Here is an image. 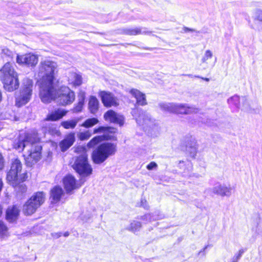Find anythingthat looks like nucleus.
<instances>
[{
  "label": "nucleus",
  "mask_w": 262,
  "mask_h": 262,
  "mask_svg": "<svg viewBox=\"0 0 262 262\" xmlns=\"http://www.w3.org/2000/svg\"><path fill=\"white\" fill-rule=\"evenodd\" d=\"M38 141V138L35 135L23 133L13 141V148L19 152L22 151L25 147L29 148L27 154L24 155L26 164L28 166H32L41 158L42 147Z\"/></svg>",
  "instance_id": "1"
},
{
  "label": "nucleus",
  "mask_w": 262,
  "mask_h": 262,
  "mask_svg": "<svg viewBox=\"0 0 262 262\" xmlns=\"http://www.w3.org/2000/svg\"><path fill=\"white\" fill-rule=\"evenodd\" d=\"M0 73V78L6 90L13 92L18 88V74L12 63L9 62L6 63L1 69Z\"/></svg>",
  "instance_id": "2"
},
{
  "label": "nucleus",
  "mask_w": 262,
  "mask_h": 262,
  "mask_svg": "<svg viewBox=\"0 0 262 262\" xmlns=\"http://www.w3.org/2000/svg\"><path fill=\"white\" fill-rule=\"evenodd\" d=\"M116 151L115 144L110 142L102 143L93 150L92 155L93 161L97 164H101L109 157L114 155Z\"/></svg>",
  "instance_id": "3"
},
{
  "label": "nucleus",
  "mask_w": 262,
  "mask_h": 262,
  "mask_svg": "<svg viewBox=\"0 0 262 262\" xmlns=\"http://www.w3.org/2000/svg\"><path fill=\"white\" fill-rule=\"evenodd\" d=\"M57 67V64L54 61L48 59L41 61L37 73V78L39 79L38 81L53 82Z\"/></svg>",
  "instance_id": "4"
},
{
  "label": "nucleus",
  "mask_w": 262,
  "mask_h": 262,
  "mask_svg": "<svg viewBox=\"0 0 262 262\" xmlns=\"http://www.w3.org/2000/svg\"><path fill=\"white\" fill-rule=\"evenodd\" d=\"M22 164L19 160L15 159L12 160L11 168L7 173V180L10 185L15 186L17 181H25L27 178L26 172H21Z\"/></svg>",
  "instance_id": "5"
},
{
  "label": "nucleus",
  "mask_w": 262,
  "mask_h": 262,
  "mask_svg": "<svg viewBox=\"0 0 262 262\" xmlns=\"http://www.w3.org/2000/svg\"><path fill=\"white\" fill-rule=\"evenodd\" d=\"M33 83L31 79L25 78L19 93L16 95L15 104L20 107L27 103L31 99L33 91Z\"/></svg>",
  "instance_id": "6"
},
{
  "label": "nucleus",
  "mask_w": 262,
  "mask_h": 262,
  "mask_svg": "<svg viewBox=\"0 0 262 262\" xmlns=\"http://www.w3.org/2000/svg\"><path fill=\"white\" fill-rule=\"evenodd\" d=\"M38 83L39 85V97L43 103H49L56 100L57 92L53 82L41 81H38Z\"/></svg>",
  "instance_id": "7"
},
{
  "label": "nucleus",
  "mask_w": 262,
  "mask_h": 262,
  "mask_svg": "<svg viewBox=\"0 0 262 262\" xmlns=\"http://www.w3.org/2000/svg\"><path fill=\"white\" fill-rule=\"evenodd\" d=\"M73 168L81 177H89L92 174L93 169L89 163L88 157L76 156L73 158Z\"/></svg>",
  "instance_id": "8"
},
{
  "label": "nucleus",
  "mask_w": 262,
  "mask_h": 262,
  "mask_svg": "<svg viewBox=\"0 0 262 262\" xmlns=\"http://www.w3.org/2000/svg\"><path fill=\"white\" fill-rule=\"evenodd\" d=\"M45 195L42 192H38L33 195L24 205L23 212L31 215L45 201Z\"/></svg>",
  "instance_id": "9"
},
{
  "label": "nucleus",
  "mask_w": 262,
  "mask_h": 262,
  "mask_svg": "<svg viewBox=\"0 0 262 262\" xmlns=\"http://www.w3.org/2000/svg\"><path fill=\"white\" fill-rule=\"evenodd\" d=\"M116 128L111 127L101 126L94 130V133L97 134L103 133L102 136H97L91 139L88 143L87 146L89 148H92L105 140L111 139L113 136L110 135L109 134H114L116 132Z\"/></svg>",
  "instance_id": "10"
},
{
  "label": "nucleus",
  "mask_w": 262,
  "mask_h": 262,
  "mask_svg": "<svg viewBox=\"0 0 262 262\" xmlns=\"http://www.w3.org/2000/svg\"><path fill=\"white\" fill-rule=\"evenodd\" d=\"M75 97L73 91L67 86H62L57 91L56 100L59 104L66 105L73 103Z\"/></svg>",
  "instance_id": "11"
},
{
  "label": "nucleus",
  "mask_w": 262,
  "mask_h": 262,
  "mask_svg": "<svg viewBox=\"0 0 262 262\" xmlns=\"http://www.w3.org/2000/svg\"><path fill=\"white\" fill-rule=\"evenodd\" d=\"M38 61V57L33 53H27L22 55H17L16 62L19 64H24L28 67H34Z\"/></svg>",
  "instance_id": "12"
},
{
  "label": "nucleus",
  "mask_w": 262,
  "mask_h": 262,
  "mask_svg": "<svg viewBox=\"0 0 262 262\" xmlns=\"http://www.w3.org/2000/svg\"><path fill=\"white\" fill-rule=\"evenodd\" d=\"M132 114L140 125H148L151 121L150 115L141 110L135 108L132 110Z\"/></svg>",
  "instance_id": "13"
},
{
  "label": "nucleus",
  "mask_w": 262,
  "mask_h": 262,
  "mask_svg": "<svg viewBox=\"0 0 262 262\" xmlns=\"http://www.w3.org/2000/svg\"><path fill=\"white\" fill-rule=\"evenodd\" d=\"M228 102L230 105L242 110L247 111L249 108V103L245 97L239 98L238 96L234 95L228 99Z\"/></svg>",
  "instance_id": "14"
},
{
  "label": "nucleus",
  "mask_w": 262,
  "mask_h": 262,
  "mask_svg": "<svg viewBox=\"0 0 262 262\" xmlns=\"http://www.w3.org/2000/svg\"><path fill=\"white\" fill-rule=\"evenodd\" d=\"M99 96L105 106H116L119 105L118 99L110 92L102 91L99 93Z\"/></svg>",
  "instance_id": "15"
},
{
  "label": "nucleus",
  "mask_w": 262,
  "mask_h": 262,
  "mask_svg": "<svg viewBox=\"0 0 262 262\" xmlns=\"http://www.w3.org/2000/svg\"><path fill=\"white\" fill-rule=\"evenodd\" d=\"M63 183L64 189L68 193H72L74 190L81 186L75 178L71 174H69L63 178Z\"/></svg>",
  "instance_id": "16"
},
{
  "label": "nucleus",
  "mask_w": 262,
  "mask_h": 262,
  "mask_svg": "<svg viewBox=\"0 0 262 262\" xmlns=\"http://www.w3.org/2000/svg\"><path fill=\"white\" fill-rule=\"evenodd\" d=\"M105 121L122 126L124 124V117L113 110H108L104 114Z\"/></svg>",
  "instance_id": "17"
},
{
  "label": "nucleus",
  "mask_w": 262,
  "mask_h": 262,
  "mask_svg": "<svg viewBox=\"0 0 262 262\" xmlns=\"http://www.w3.org/2000/svg\"><path fill=\"white\" fill-rule=\"evenodd\" d=\"M175 114H189L196 113L199 111L198 108L187 104L176 103Z\"/></svg>",
  "instance_id": "18"
},
{
  "label": "nucleus",
  "mask_w": 262,
  "mask_h": 262,
  "mask_svg": "<svg viewBox=\"0 0 262 262\" xmlns=\"http://www.w3.org/2000/svg\"><path fill=\"white\" fill-rule=\"evenodd\" d=\"M186 151L190 154V156L194 157L197 151V144L195 139L191 137H187L185 139Z\"/></svg>",
  "instance_id": "19"
},
{
  "label": "nucleus",
  "mask_w": 262,
  "mask_h": 262,
  "mask_svg": "<svg viewBox=\"0 0 262 262\" xmlns=\"http://www.w3.org/2000/svg\"><path fill=\"white\" fill-rule=\"evenodd\" d=\"M75 141V137L74 133H71L67 135L65 138L59 143V146L61 151H66L74 144Z\"/></svg>",
  "instance_id": "20"
},
{
  "label": "nucleus",
  "mask_w": 262,
  "mask_h": 262,
  "mask_svg": "<svg viewBox=\"0 0 262 262\" xmlns=\"http://www.w3.org/2000/svg\"><path fill=\"white\" fill-rule=\"evenodd\" d=\"M232 188L225 185H217L214 186L213 192L222 196H230L232 193Z\"/></svg>",
  "instance_id": "21"
},
{
  "label": "nucleus",
  "mask_w": 262,
  "mask_h": 262,
  "mask_svg": "<svg viewBox=\"0 0 262 262\" xmlns=\"http://www.w3.org/2000/svg\"><path fill=\"white\" fill-rule=\"evenodd\" d=\"M66 114L67 111L63 109L58 108L49 113L47 116L46 120L52 121H57L62 118Z\"/></svg>",
  "instance_id": "22"
},
{
  "label": "nucleus",
  "mask_w": 262,
  "mask_h": 262,
  "mask_svg": "<svg viewBox=\"0 0 262 262\" xmlns=\"http://www.w3.org/2000/svg\"><path fill=\"white\" fill-rule=\"evenodd\" d=\"M129 93L136 99L137 103L138 105L143 106L147 104L145 94L138 90L132 89L129 91Z\"/></svg>",
  "instance_id": "23"
},
{
  "label": "nucleus",
  "mask_w": 262,
  "mask_h": 262,
  "mask_svg": "<svg viewBox=\"0 0 262 262\" xmlns=\"http://www.w3.org/2000/svg\"><path fill=\"white\" fill-rule=\"evenodd\" d=\"M19 210L16 206L9 207L6 211V220L9 222L15 221L19 215Z\"/></svg>",
  "instance_id": "24"
},
{
  "label": "nucleus",
  "mask_w": 262,
  "mask_h": 262,
  "mask_svg": "<svg viewBox=\"0 0 262 262\" xmlns=\"http://www.w3.org/2000/svg\"><path fill=\"white\" fill-rule=\"evenodd\" d=\"M63 194V191L62 188L60 186H55L51 189L50 192L51 202L52 203L58 202Z\"/></svg>",
  "instance_id": "25"
},
{
  "label": "nucleus",
  "mask_w": 262,
  "mask_h": 262,
  "mask_svg": "<svg viewBox=\"0 0 262 262\" xmlns=\"http://www.w3.org/2000/svg\"><path fill=\"white\" fill-rule=\"evenodd\" d=\"M68 78L69 84L74 86H78L81 84V76L75 72L69 73Z\"/></svg>",
  "instance_id": "26"
},
{
  "label": "nucleus",
  "mask_w": 262,
  "mask_h": 262,
  "mask_svg": "<svg viewBox=\"0 0 262 262\" xmlns=\"http://www.w3.org/2000/svg\"><path fill=\"white\" fill-rule=\"evenodd\" d=\"M176 103L162 102L159 104L161 110L164 112L169 113H174L176 112Z\"/></svg>",
  "instance_id": "27"
},
{
  "label": "nucleus",
  "mask_w": 262,
  "mask_h": 262,
  "mask_svg": "<svg viewBox=\"0 0 262 262\" xmlns=\"http://www.w3.org/2000/svg\"><path fill=\"white\" fill-rule=\"evenodd\" d=\"M99 107V101L94 96H91L89 102V109L92 114H95Z\"/></svg>",
  "instance_id": "28"
},
{
  "label": "nucleus",
  "mask_w": 262,
  "mask_h": 262,
  "mask_svg": "<svg viewBox=\"0 0 262 262\" xmlns=\"http://www.w3.org/2000/svg\"><path fill=\"white\" fill-rule=\"evenodd\" d=\"M141 227V224L140 222L133 221L130 224L126 227V229L133 233H136L140 231Z\"/></svg>",
  "instance_id": "29"
},
{
  "label": "nucleus",
  "mask_w": 262,
  "mask_h": 262,
  "mask_svg": "<svg viewBox=\"0 0 262 262\" xmlns=\"http://www.w3.org/2000/svg\"><path fill=\"white\" fill-rule=\"evenodd\" d=\"M79 121V118L67 120L62 122L61 125L66 129H73L76 127Z\"/></svg>",
  "instance_id": "30"
},
{
  "label": "nucleus",
  "mask_w": 262,
  "mask_h": 262,
  "mask_svg": "<svg viewBox=\"0 0 262 262\" xmlns=\"http://www.w3.org/2000/svg\"><path fill=\"white\" fill-rule=\"evenodd\" d=\"M124 32L125 34L130 35H136L140 34H145L146 31L141 28H135L133 29H126Z\"/></svg>",
  "instance_id": "31"
},
{
  "label": "nucleus",
  "mask_w": 262,
  "mask_h": 262,
  "mask_svg": "<svg viewBox=\"0 0 262 262\" xmlns=\"http://www.w3.org/2000/svg\"><path fill=\"white\" fill-rule=\"evenodd\" d=\"M9 235L7 227L3 222L0 221V237L2 238H5Z\"/></svg>",
  "instance_id": "32"
},
{
  "label": "nucleus",
  "mask_w": 262,
  "mask_h": 262,
  "mask_svg": "<svg viewBox=\"0 0 262 262\" xmlns=\"http://www.w3.org/2000/svg\"><path fill=\"white\" fill-rule=\"evenodd\" d=\"M98 120L96 118H90L86 120L81 125V126L89 128L93 126L98 123Z\"/></svg>",
  "instance_id": "33"
},
{
  "label": "nucleus",
  "mask_w": 262,
  "mask_h": 262,
  "mask_svg": "<svg viewBox=\"0 0 262 262\" xmlns=\"http://www.w3.org/2000/svg\"><path fill=\"white\" fill-rule=\"evenodd\" d=\"M213 56L212 52L209 50H207L205 51L204 54L202 56L201 58V62L202 63H207V61L209 59H211Z\"/></svg>",
  "instance_id": "34"
},
{
  "label": "nucleus",
  "mask_w": 262,
  "mask_h": 262,
  "mask_svg": "<svg viewBox=\"0 0 262 262\" xmlns=\"http://www.w3.org/2000/svg\"><path fill=\"white\" fill-rule=\"evenodd\" d=\"M92 136L90 130L79 133L78 135V138L81 141H84L89 139Z\"/></svg>",
  "instance_id": "35"
},
{
  "label": "nucleus",
  "mask_w": 262,
  "mask_h": 262,
  "mask_svg": "<svg viewBox=\"0 0 262 262\" xmlns=\"http://www.w3.org/2000/svg\"><path fill=\"white\" fill-rule=\"evenodd\" d=\"M75 152L77 154H80L79 156H85L88 157L87 150L84 146H78L75 148Z\"/></svg>",
  "instance_id": "36"
},
{
  "label": "nucleus",
  "mask_w": 262,
  "mask_h": 262,
  "mask_svg": "<svg viewBox=\"0 0 262 262\" xmlns=\"http://www.w3.org/2000/svg\"><path fill=\"white\" fill-rule=\"evenodd\" d=\"M23 181H20L19 180L17 181V184L15 186H13L15 188V189L18 191V192L24 193L27 190V188L26 185H25L24 184H20L21 182H23Z\"/></svg>",
  "instance_id": "37"
},
{
  "label": "nucleus",
  "mask_w": 262,
  "mask_h": 262,
  "mask_svg": "<svg viewBox=\"0 0 262 262\" xmlns=\"http://www.w3.org/2000/svg\"><path fill=\"white\" fill-rule=\"evenodd\" d=\"M160 217L158 215H155L154 214H147L144 215L142 219L149 222H151L153 221H156L160 219Z\"/></svg>",
  "instance_id": "38"
},
{
  "label": "nucleus",
  "mask_w": 262,
  "mask_h": 262,
  "mask_svg": "<svg viewBox=\"0 0 262 262\" xmlns=\"http://www.w3.org/2000/svg\"><path fill=\"white\" fill-rule=\"evenodd\" d=\"M84 103V99L82 98L79 100L76 105L73 108V112L74 113H78L82 111Z\"/></svg>",
  "instance_id": "39"
},
{
  "label": "nucleus",
  "mask_w": 262,
  "mask_h": 262,
  "mask_svg": "<svg viewBox=\"0 0 262 262\" xmlns=\"http://www.w3.org/2000/svg\"><path fill=\"white\" fill-rule=\"evenodd\" d=\"M158 167L157 164L155 162H151L146 166L148 170H151L154 169H156Z\"/></svg>",
  "instance_id": "40"
},
{
  "label": "nucleus",
  "mask_w": 262,
  "mask_h": 262,
  "mask_svg": "<svg viewBox=\"0 0 262 262\" xmlns=\"http://www.w3.org/2000/svg\"><path fill=\"white\" fill-rule=\"evenodd\" d=\"M256 17L258 20L262 21V10H258L256 11Z\"/></svg>",
  "instance_id": "41"
},
{
  "label": "nucleus",
  "mask_w": 262,
  "mask_h": 262,
  "mask_svg": "<svg viewBox=\"0 0 262 262\" xmlns=\"http://www.w3.org/2000/svg\"><path fill=\"white\" fill-rule=\"evenodd\" d=\"M3 52L4 54L7 55L8 56H12V53L11 51H10L8 49H5L3 50Z\"/></svg>",
  "instance_id": "42"
},
{
  "label": "nucleus",
  "mask_w": 262,
  "mask_h": 262,
  "mask_svg": "<svg viewBox=\"0 0 262 262\" xmlns=\"http://www.w3.org/2000/svg\"><path fill=\"white\" fill-rule=\"evenodd\" d=\"M4 166V161L2 155L0 153V170L2 169Z\"/></svg>",
  "instance_id": "43"
},
{
  "label": "nucleus",
  "mask_w": 262,
  "mask_h": 262,
  "mask_svg": "<svg viewBox=\"0 0 262 262\" xmlns=\"http://www.w3.org/2000/svg\"><path fill=\"white\" fill-rule=\"evenodd\" d=\"M183 31L185 32H196V31L194 29H190V28H187V27H184L183 28Z\"/></svg>",
  "instance_id": "44"
},
{
  "label": "nucleus",
  "mask_w": 262,
  "mask_h": 262,
  "mask_svg": "<svg viewBox=\"0 0 262 262\" xmlns=\"http://www.w3.org/2000/svg\"><path fill=\"white\" fill-rule=\"evenodd\" d=\"M61 235V233H54L52 234V236L54 238H58Z\"/></svg>",
  "instance_id": "45"
},
{
  "label": "nucleus",
  "mask_w": 262,
  "mask_h": 262,
  "mask_svg": "<svg viewBox=\"0 0 262 262\" xmlns=\"http://www.w3.org/2000/svg\"><path fill=\"white\" fill-rule=\"evenodd\" d=\"M185 76H188V77H190V78H200V76H197V75H193L192 74H186V75H185Z\"/></svg>",
  "instance_id": "46"
},
{
  "label": "nucleus",
  "mask_w": 262,
  "mask_h": 262,
  "mask_svg": "<svg viewBox=\"0 0 262 262\" xmlns=\"http://www.w3.org/2000/svg\"><path fill=\"white\" fill-rule=\"evenodd\" d=\"M241 257V254H238L236 256V257L235 258V259H234V260H233L232 262H237L238 260L240 258V257Z\"/></svg>",
  "instance_id": "47"
},
{
  "label": "nucleus",
  "mask_w": 262,
  "mask_h": 262,
  "mask_svg": "<svg viewBox=\"0 0 262 262\" xmlns=\"http://www.w3.org/2000/svg\"><path fill=\"white\" fill-rule=\"evenodd\" d=\"M200 78H201L202 79H203L207 82H208L210 80V79L208 78H204V77H202L200 76Z\"/></svg>",
  "instance_id": "48"
},
{
  "label": "nucleus",
  "mask_w": 262,
  "mask_h": 262,
  "mask_svg": "<svg viewBox=\"0 0 262 262\" xmlns=\"http://www.w3.org/2000/svg\"><path fill=\"white\" fill-rule=\"evenodd\" d=\"M187 165L188 166V168H189V170L191 169L192 166L190 163L188 162Z\"/></svg>",
  "instance_id": "49"
},
{
  "label": "nucleus",
  "mask_w": 262,
  "mask_h": 262,
  "mask_svg": "<svg viewBox=\"0 0 262 262\" xmlns=\"http://www.w3.org/2000/svg\"><path fill=\"white\" fill-rule=\"evenodd\" d=\"M63 235L65 237H67V236H68L69 235V233L68 232H66L64 234H63Z\"/></svg>",
  "instance_id": "50"
},
{
  "label": "nucleus",
  "mask_w": 262,
  "mask_h": 262,
  "mask_svg": "<svg viewBox=\"0 0 262 262\" xmlns=\"http://www.w3.org/2000/svg\"><path fill=\"white\" fill-rule=\"evenodd\" d=\"M2 93H1V92L0 91V102H1V101H2Z\"/></svg>",
  "instance_id": "51"
},
{
  "label": "nucleus",
  "mask_w": 262,
  "mask_h": 262,
  "mask_svg": "<svg viewBox=\"0 0 262 262\" xmlns=\"http://www.w3.org/2000/svg\"><path fill=\"white\" fill-rule=\"evenodd\" d=\"M183 163H184V162H183V161H182V162H180V163H179V165H180V167L182 166H181V165H182V164H183Z\"/></svg>",
  "instance_id": "52"
},
{
  "label": "nucleus",
  "mask_w": 262,
  "mask_h": 262,
  "mask_svg": "<svg viewBox=\"0 0 262 262\" xmlns=\"http://www.w3.org/2000/svg\"><path fill=\"white\" fill-rule=\"evenodd\" d=\"M243 253V251L242 250H240L239 251V253L238 254H241V255H242Z\"/></svg>",
  "instance_id": "53"
}]
</instances>
